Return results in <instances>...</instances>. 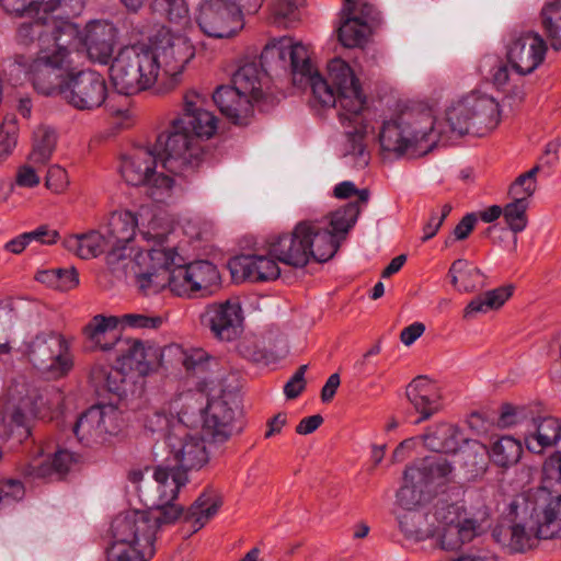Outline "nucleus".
Listing matches in <instances>:
<instances>
[{"mask_svg": "<svg viewBox=\"0 0 561 561\" xmlns=\"http://www.w3.org/2000/svg\"><path fill=\"white\" fill-rule=\"evenodd\" d=\"M62 0H0L3 9L16 15H24L43 11L44 13L51 12L61 5Z\"/></svg>", "mask_w": 561, "mask_h": 561, "instance_id": "obj_51", "label": "nucleus"}, {"mask_svg": "<svg viewBox=\"0 0 561 561\" xmlns=\"http://www.w3.org/2000/svg\"><path fill=\"white\" fill-rule=\"evenodd\" d=\"M62 244L69 252L81 259L88 260L98 255L110 253V249L99 230H92L83 234H73L64 239Z\"/></svg>", "mask_w": 561, "mask_h": 561, "instance_id": "obj_37", "label": "nucleus"}, {"mask_svg": "<svg viewBox=\"0 0 561 561\" xmlns=\"http://www.w3.org/2000/svg\"><path fill=\"white\" fill-rule=\"evenodd\" d=\"M183 101V113L174 119V126L188 130L196 139L210 138L216 133L217 118L213 113L203 108L202 95L190 91L184 94Z\"/></svg>", "mask_w": 561, "mask_h": 561, "instance_id": "obj_20", "label": "nucleus"}, {"mask_svg": "<svg viewBox=\"0 0 561 561\" xmlns=\"http://www.w3.org/2000/svg\"><path fill=\"white\" fill-rule=\"evenodd\" d=\"M138 220L136 215L129 210L113 211L106 221L100 227V231L110 249L106 262L115 268L123 263L126 274H133L126 268V264L134 257H126L125 251L127 244L133 241L136 234Z\"/></svg>", "mask_w": 561, "mask_h": 561, "instance_id": "obj_14", "label": "nucleus"}, {"mask_svg": "<svg viewBox=\"0 0 561 561\" xmlns=\"http://www.w3.org/2000/svg\"><path fill=\"white\" fill-rule=\"evenodd\" d=\"M378 23L379 12L369 0H344L336 31L339 42L346 48H360Z\"/></svg>", "mask_w": 561, "mask_h": 561, "instance_id": "obj_12", "label": "nucleus"}, {"mask_svg": "<svg viewBox=\"0 0 561 561\" xmlns=\"http://www.w3.org/2000/svg\"><path fill=\"white\" fill-rule=\"evenodd\" d=\"M542 481L539 486L561 490V451L553 453L542 466Z\"/></svg>", "mask_w": 561, "mask_h": 561, "instance_id": "obj_57", "label": "nucleus"}, {"mask_svg": "<svg viewBox=\"0 0 561 561\" xmlns=\"http://www.w3.org/2000/svg\"><path fill=\"white\" fill-rule=\"evenodd\" d=\"M154 520L148 519L147 513L130 511L116 516L112 523L114 541L138 545L144 541L151 545L154 540Z\"/></svg>", "mask_w": 561, "mask_h": 561, "instance_id": "obj_22", "label": "nucleus"}, {"mask_svg": "<svg viewBox=\"0 0 561 561\" xmlns=\"http://www.w3.org/2000/svg\"><path fill=\"white\" fill-rule=\"evenodd\" d=\"M15 122L5 119L0 126V163L5 160L16 145Z\"/></svg>", "mask_w": 561, "mask_h": 561, "instance_id": "obj_62", "label": "nucleus"}, {"mask_svg": "<svg viewBox=\"0 0 561 561\" xmlns=\"http://www.w3.org/2000/svg\"><path fill=\"white\" fill-rule=\"evenodd\" d=\"M513 289L512 285L501 286L476 296L465 307L462 318L472 320L479 313L500 309L513 295Z\"/></svg>", "mask_w": 561, "mask_h": 561, "instance_id": "obj_36", "label": "nucleus"}, {"mask_svg": "<svg viewBox=\"0 0 561 561\" xmlns=\"http://www.w3.org/2000/svg\"><path fill=\"white\" fill-rule=\"evenodd\" d=\"M199 320L220 341H233L243 330L242 308L237 301L210 304L201 313Z\"/></svg>", "mask_w": 561, "mask_h": 561, "instance_id": "obj_18", "label": "nucleus"}, {"mask_svg": "<svg viewBox=\"0 0 561 561\" xmlns=\"http://www.w3.org/2000/svg\"><path fill=\"white\" fill-rule=\"evenodd\" d=\"M151 51L158 66V75L162 70L174 83H176V77L195 56V48L190 39L170 31L160 32Z\"/></svg>", "mask_w": 561, "mask_h": 561, "instance_id": "obj_16", "label": "nucleus"}, {"mask_svg": "<svg viewBox=\"0 0 561 561\" xmlns=\"http://www.w3.org/2000/svg\"><path fill=\"white\" fill-rule=\"evenodd\" d=\"M434 518L437 522L436 528H443L463 522L459 506L456 504H448L446 502L436 503Z\"/></svg>", "mask_w": 561, "mask_h": 561, "instance_id": "obj_59", "label": "nucleus"}, {"mask_svg": "<svg viewBox=\"0 0 561 561\" xmlns=\"http://www.w3.org/2000/svg\"><path fill=\"white\" fill-rule=\"evenodd\" d=\"M453 463L444 457H425L407 467V476L421 483L432 495L451 481Z\"/></svg>", "mask_w": 561, "mask_h": 561, "instance_id": "obj_26", "label": "nucleus"}, {"mask_svg": "<svg viewBox=\"0 0 561 561\" xmlns=\"http://www.w3.org/2000/svg\"><path fill=\"white\" fill-rule=\"evenodd\" d=\"M186 408L179 412L181 422L193 421L192 416L204 413L203 430L213 443L222 444L241 431L242 409L239 398L230 391L208 400L206 408L194 397L188 398Z\"/></svg>", "mask_w": 561, "mask_h": 561, "instance_id": "obj_7", "label": "nucleus"}, {"mask_svg": "<svg viewBox=\"0 0 561 561\" xmlns=\"http://www.w3.org/2000/svg\"><path fill=\"white\" fill-rule=\"evenodd\" d=\"M523 455L520 442L512 436H501L489 448V458L497 467L507 469L517 465Z\"/></svg>", "mask_w": 561, "mask_h": 561, "instance_id": "obj_42", "label": "nucleus"}, {"mask_svg": "<svg viewBox=\"0 0 561 561\" xmlns=\"http://www.w3.org/2000/svg\"><path fill=\"white\" fill-rule=\"evenodd\" d=\"M535 432L526 437V447L529 451L541 454L546 448L557 445L561 440V422L553 416L531 417Z\"/></svg>", "mask_w": 561, "mask_h": 561, "instance_id": "obj_34", "label": "nucleus"}, {"mask_svg": "<svg viewBox=\"0 0 561 561\" xmlns=\"http://www.w3.org/2000/svg\"><path fill=\"white\" fill-rule=\"evenodd\" d=\"M60 96L76 110L93 111L101 107L107 98L106 81L94 70L70 73Z\"/></svg>", "mask_w": 561, "mask_h": 561, "instance_id": "obj_13", "label": "nucleus"}, {"mask_svg": "<svg viewBox=\"0 0 561 561\" xmlns=\"http://www.w3.org/2000/svg\"><path fill=\"white\" fill-rule=\"evenodd\" d=\"M119 318L115 316H94L83 328L87 347L90 351H101L115 356L118 347L123 345L121 332L117 328Z\"/></svg>", "mask_w": 561, "mask_h": 561, "instance_id": "obj_21", "label": "nucleus"}, {"mask_svg": "<svg viewBox=\"0 0 561 561\" xmlns=\"http://www.w3.org/2000/svg\"><path fill=\"white\" fill-rule=\"evenodd\" d=\"M148 519L154 520V534L160 525L172 524L176 522L183 514V507L175 504L174 501L170 504L153 506L150 511L146 512Z\"/></svg>", "mask_w": 561, "mask_h": 561, "instance_id": "obj_56", "label": "nucleus"}, {"mask_svg": "<svg viewBox=\"0 0 561 561\" xmlns=\"http://www.w3.org/2000/svg\"><path fill=\"white\" fill-rule=\"evenodd\" d=\"M24 238H27L30 244L36 242L42 245H50L58 241L59 232L48 225H41L32 231L24 232Z\"/></svg>", "mask_w": 561, "mask_h": 561, "instance_id": "obj_64", "label": "nucleus"}, {"mask_svg": "<svg viewBox=\"0 0 561 561\" xmlns=\"http://www.w3.org/2000/svg\"><path fill=\"white\" fill-rule=\"evenodd\" d=\"M272 13L276 24L287 27L299 21V3L297 0H275L272 7Z\"/></svg>", "mask_w": 561, "mask_h": 561, "instance_id": "obj_54", "label": "nucleus"}, {"mask_svg": "<svg viewBox=\"0 0 561 561\" xmlns=\"http://www.w3.org/2000/svg\"><path fill=\"white\" fill-rule=\"evenodd\" d=\"M541 171V164H536L529 171L520 174L510 186V195L512 199H520L529 202V198L537 190V174Z\"/></svg>", "mask_w": 561, "mask_h": 561, "instance_id": "obj_52", "label": "nucleus"}, {"mask_svg": "<svg viewBox=\"0 0 561 561\" xmlns=\"http://www.w3.org/2000/svg\"><path fill=\"white\" fill-rule=\"evenodd\" d=\"M261 67L271 70H290L293 83L299 88L310 87L313 100L323 107H334L342 125H353L346 130L344 154L354 157L357 168H365L369 162L364 138L366 124V99L358 79L350 65L341 58L332 59L328 65L329 80L324 79L310 60L308 47L294 38L283 36L268 42L260 56Z\"/></svg>", "mask_w": 561, "mask_h": 561, "instance_id": "obj_1", "label": "nucleus"}, {"mask_svg": "<svg viewBox=\"0 0 561 561\" xmlns=\"http://www.w3.org/2000/svg\"><path fill=\"white\" fill-rule=\"evenodd\" d=\"M547 44L536 33H524L512 38L507 45L506 58L512 69L526 76L534 72L543 61Z\"/></svg>", "mask_w": 561, "mask_h": 561, "instance_id": "obj_19", "label": "nucleus"}, {"mask_svg": "<svg viewBox=\"0 0 561 561\" xmlns=\"http://www.w3.org/2000/svg\"><path fill=\"white\" fill-rule=\"evenodd\" d=\"M196 21L201 31L214 38L234 36L243 27L239 8L230 5L227 0H205Z\"/></svg>", "mask_w": 561, "mask_h": 561, "instance_id": "obj_15", "label": "nucleus"}, {"mask_svg": "<svg viewBox=\"0 0 561 561\" xmlns=\"http://www.w3.org/2000/svg\"><path fill=\"white\" fill-rule=\"evenodd\" d=\"M117 31L112 23L95 21L88 25L85 46L90 59L106 65L113 55Z\"/></svg>", "mask_w": 561, "mask_h": 561, "instance_id": "obj_31", "label": "nucleus"}, {"mask_svg": "<svg viewBox=\"0 0 561 561\" xmlns=\"http://www.w3.org/2000/svg\"><path fill=\"white\" fill-rule=\"evenodd\" d=\"M221 505V494L217 490L208 486L191 505L185 515V519L193 522L199 529L218 513Z\"/></svg>", "mask_w": 561, "mask_h": 561, "instance_id": "obj_40", "label": "nucleus"}, {"mask_svg": "<svg viewBox=\"0 0 561 561\" xmlns=\"http://www.w3.org/2000/svg\"><path fill=\"white\" fill-rule=\"evenodd\" d=\"M405 396L420 414L415 424L431 419L442 408V394L437 385L426 376L415 377L407 387Z\"/></svg>", "mask_w": 561, "mask_h": 561, "instance_id": "obj_27", "label": "nucleus"}, {"mask_svg": "<svg viewBox=\"0 0 561 561\" xmlns=\"http://www.w3.org/2000/svg\"><path fill=\"white\" fill-rule=\"evenodd\" d=\"M466 446L459 447L458 462L466 471L469 479L482 476L489 463V448L478 440H463Z\"/></svg>", "mask_w": 561, "mask_h": 561, "instance_id": "obj_38", "label": "nucleus"}, {"mask_svg": "<svg viewBox=\"0 0 561 561\" xmlns=\"http://www.w3.org/2000/svg\"><path fill=\"white\" fill-rule=\"evenodd\" d=\"M170 455L175 461L173 468L183 470L186 474L190 470L201 469L208 461L204 439L191 434L184 426H174L167 436Z\"/></svg>", "mask_w": 561, "mask_h": 561, "instance_id": "obj_17", "label": "nucleus"}, {"mask_svg": "<svg viewBox=\"0 0 561 561\" xmlns=\"http://www.w3.org/2000/svg\"><path fill=\"white\" fill-rule=\"evenodd\" d=\"M359 213H360V208L357 203H348L331 214L330 224H329L331 227V230H329L327 225H324L322 221H320V222L322 226L325 227V229L340 243L339 236L341 234L342 239H344L345 234L355 225Z\"/></svg>", "mask_w": 561, "mask_h": 561, "instance_id": "obj_47", "label": "nucleus"}, {"mask_svg": "<svg viewBox=\"0 0 561 561\" xmlns=\"http://www.w3.org/2000/svg\"><path fill=\"white\" fill-rule=\"evenodd\" d=\"M113 413H106L100 407H92L82 413L75 423L72 431L77 439L84 446L101 444L107 434H114Z\"/></svg>", "mask_w": 561, "mask_h": 561, "instance_id": "obj_23", "label": "nucleus"}, {"mask_svg": "<svg viewBox=\"0 0 561 561\" xmlns=\"http://www.w3.org/2000/svg\"><path fill=\"white\" fill-rule=\"evenodd\" d=\"M158 160L153 147H137L122 158L119 171L126 183L139 186L156 170Z\"/></svg>", "mask_w": 561, "mask_h": 561, "instance_id": "obj_29", "label": "nucleus"}, {"mask_svg": "<svg viewBox=\"0 0 561 561\" xmlns=\"http://www.w3.org/2000/svg\"><path fill=\"white\" fill-rule=\"evenodd\" d=\"M140 185L144 186L146 195L156 202H164L176 188L174 178L156 170Z\"/></svg>", "mask_w": 561, "mask_h": 561, "instance_id": "obj_50", "label": "nucleus"}, {"mask_svg": "<svg viewBox=\"0 0 561 561\" xmlns=\"http://www.w3.org/2000/svg\"><path fill=\"white\" fill-rule=\"evenodd\" d=\"M122 343L114 356L115 360L135 368L141 375L160 365V358L165 356L164 350L161 352L152 344L138 339L124 337Z\"/></svg>", "mask_w": 561, "mask_h": 561, "instance_id": "obj_25", "label": "nucleus"}, {"mask_svg": "<svg viewBox=\"0 0 561 561\" xmlns=\"http://www.w3.org/2000/svg\"><path fill=\"white\" fill-rule=\"evenodd\" d=\"M25 495L24 484L18 479H0V506L21 501Z\"/></svg>", "mask_w": 561, "mask_h": 561, "instance_id": "obj_58", "label": "nucleus"}, {"mask_svg": "<svg viewBox=\"0 0 561 561\" xmlns=\"http://www.w3.org/2000/svg\"><path fill=\"white\" fill-rule=\"evenodd\" d=\"M478 524L473 519L463 518V522L443 528H435L439 547L443 550L459 549L465 542L471 541L477 535Z\"/></svg>", "mask_w": 561, "mask_h": 561, "instance_id": "obj_39", "label": "nucleus"}, {"mask_svg": "<svg viewBox=\"0 0 561 561\" xmlns=\"http://www.w3.org/2000/svg\"><path fill=\"white\" fill-rule=\"evenodd\" d=\"M153 148L162 168L174 174L194 170L203 161L204 152L199 140L188 130L176 128L174 122L171 130L157 137Z\"/></svg>", "mask_w": 561, "mask_h": 561, "instance_id": "obj_10", "label": "nucleus"}, {"mask_svg": "<svg viewBox=\"0 0 561 561\" xmlns=\"http://www.w3.org/2000/svg\"><path fill=\"white\" fill-rule=\"evenodd\" d=\"M75 462L73 454L68 450H57L50 461L41 465H28L24 471L26 476L34 478H46L53 474L62 477Z\"/></svg>", "mask_w": 561, "mask_h": 561, "instance_id": "obj_45", "label": "nucleus"}, {"mask_svg": "<svg viewBox=\"0 0 561 561\" xmlns=\"http://www.w3.org/2000/svg\"><path fill=\"white\" fill-rule=\"evenodd\" d=\"M56 131L48 126H39L34 131L33 150L28 159L34 164L44 165L51 157L56 147Z\"/></svg>", "mask_w": 561, "mask_h": 561, "instance_id": "obj_46", "label": "nucleus"}, {"mask_svg": "<svg viewBox=\"0 0 561 561\" xmlns=\"http://www.w3.org/2000/svg\"><path fill=\"white\" fill-rule=\"evenodd\" d=\"M513 524H497L492 530L495 542L510 553L535 548L539 540L561 536V490L538 486L510 504Z\"/></svg>", "mask_w": 561, "mask_h": 561, "instance_id": "obj_3", "label": "nucleus"}, {"mask_svg": "<svg viewBox=\"0 0 561 561\" xmlns=\"http://www.w3.org/2000/svg\"><path fill=\"white\" fill-rule=\"evenodd\" d=\"M529 419V412L525 407L503 404L497 420L500 427H511L522 424Z\"/></svg>", "mask_w": 561, "mask_h": 561, "instance_id": "obj_60", "label": "nucleus"}, {"mask_svg": "<svg viewBox=\"0 0 561 561\" xmlns=\"http://www.w3.org/2000/svg\"><path fill=\"white\" fill-rule=\"evenodd\" d=\"M431 496L432 494L425 488H422L421 483L414 482V480L407 476L405 469L404 484L397 493L398 505L408 512H412Z\"/></svg>", "mask_w": 561, "mask_h": 561, "instance_id": "obj_48", "label": "nucleus"}, {"mask_svg": "<svg viewBox=\"0 0 561 561\" xmlns=\"http://www.w3.org/2000/svg\"><path fill=\"white\" fill-rule=\"evenodd\" d=\"M27 357L32 365L53 378H60L72 368L69 345L56 332L38 333L28 344Z\"/></svg>", "mask_w": 561, "mask_h": 561, "instance_id": "obj_11", "label": "nucleus"}, {"mask_svg": "<svg viewBox=\"0 0 561 561\" xmlns=\"http://www.w3.org/2000/svg\"><path fill=\"white\" fill-rule=\"evenodd\" d=\"M158 77L151 48L145 46L122 48L110 67V78L115 90L125 95L151 88Z\"/></svg>", "mask_w": 561, "mask_h": 561, "instance_id": "obj_8", "label": "nucleus"}, {"mask_svg": "<svg viewBox=\"0 0 561 561\" xmlns=\"http://www.w3.org/2000/svg\"><path fill=\"white\" fill-rule=\"evenodd\" d=\"M446 117L454 133L482 137L499 125L500 104L491 95L473 92L449 107Z\"/></svg>", "mask_w": 561, "mask_h": 561, "instance_id": "obj_9", "label": "nucleus"}, {"mask_svg": "<svg viewBox=\"0 0 561 561\" xmlns=\"http://www.w3.org/2000/svg\"><path fill=\"white\" fill-rule=\"evenodd\" d=\"M263 249L278 262L301 268L311 259L320 263L332 259L339 242L319 220H302L290 232L268 236Z\"/></svg>", "mask_w": 561, "mask_h": 561, "instance_id": "obj_4", "label": "nucleus"}, {"mask_svg": "<svg viewBox=\"0 0 561 561\" xmlns=\"http://www.w3.org/2000/svg\"><path fill=\"white\" fill-rule=\"evenodd\" d=\"M436 140L435 118L428 107H407L396 117L386 121L379 131L385 159L425 154Z\"/></svg>", "mask_w": 561, "mask_h": 561, "instance_id": "obj_5", "label": "nucleus"}, {"mask_svg": "<svg viewBox=\"0 0 561 561\" xmlns=\"http://www.w3.org/2000/svg\"><path fill=\"white\" fill-rule=\"evenodd\" d=\"M90 378L96 388L107 390L119 397L126 396L128 385L130 383L128 375L117 367L106 368L95 365L91 369Z\"/></svg>", "mask_w": 561, "mask_h": 561, "instance_id": "obj_41", "label": "nucleus"}, {"mask_svg": "<svg viewBox=\"0 0 561 561\" xmlns=\"http://www.w3.org/2000/svg\"><path fill=\"white\" fill-rule=\"evenodd\" d=\"M141 237L153 241L149 249L137 252L126 264L138 290L145 296L156 295L165 288L179 297H207L219 286L217 266L199 260L186 263L175 248H164V233L141 231Z\"/></svg>", "mask_w": 561, "mask_h": 561, "instance_id": "obj_2", "label": "nucleus"}, {"mask_svg": "<svg viewBox=\"0 0 561 561\" xmlns=\"http://www.w3.org/2000/svg\"><path fill=\"white\" fill-rule=\"evenodd\" d=\"M450 284L460 293H474L485 287L482 271L466 259L455 260L449 270Z\"/></svg>", "mask_w": 561, "mask_h": 561, "instance_id": "obj_35", "label": "nucleus"}, {"mask_svg": "<svg viewBox=\"0 0 561 561\" xmlns=\"http://www.w3.org/2000/svg\"><path fill=\"white\" fill-rule=\"evenodd\" d=\"M151 8L172 23L181 24L188 20V8L185 0H153Z\"/></svg>", "mask_w": 561, "mask_h": 561, "instance_id": "obj_53", "label": "nucleus"}, {"mask_svg": "<svg viewBox=\"0 0 561 561\" xmlns=\"http://www.w3.org/2000/svg\"><path fill=\"white\" fill-rule=\"evenodd\" d=\"M60 37L54 45L41 47L35 58L15 55L10 66L23 71L34 89L44 95H60L66 82L64 72L70 67V51Z\"/></svg>", "mask_w": 561, "mask_h": 561, "instance_id": "obj_6", "label": "nucleus"}, {"mask_svg": "<svg viewBox=\"0 0 561 561\" xmlns=\"http://www.w3.org/2000/svg\"><path fill=\"white\" fill-rule=\"evenodd\" d=\"M135 543L113 541L107 549V561H144Z\"/></svg>", "mask_w": 561, "mask_h": 561, "instance_id": "obj_61", "label": "nucleus"}, {"mask_svg": "<svg viewBox=\"0 0 561 561\" xmlns=\"http://www.w3.org/2000/svg\"><path fill=\"white\" fill-rule=\"evenodd\" d=\"M167 355H179V360L187 371L204 367L208 359V355L204 350L196 348L190 352L183 351L180 346H168L164 348Z\"/></svg>", "mask_w": 561, "mask_h": 561, "instance_id": "obj_55", "label": "nucleus"}, {"mask_svg": "<svg viewBox=\"0 0 561 561\" xmlns=\"http://www.w3.org/2000/svg\"><path fill=\"white\" fill-rule=\"evenodd\" d=\"M419 438L428 449L445 454L457 453L460 443L465 440L459 427L448 423H442L428 428Z\"/></svg>", "mask_w": 561, "mask_h": 561, "instance_id": "obj_33", "label": "nucleus"}, {"mask_svg": "<svg viewBox=\"0 0 561 561\" xmlns=\"http://www.w3.org/2000/svg\"><path fill=\"white\" fill-rule=\"evenodd\" d=\"M278 261L266 254H241L232 257L228 266L233 276L251 282H267L279 277Z\"/></svg>", "mask_w": 561, "mask_h": 561, "instance_id": "obj_24", "label": "nucleus"}, {"mask_svg": "<svg viewBox=\"0 0 561 561\" xmlns=\"http://www.w3.org/2000/svg\"><path fill=\"white\" fill-rule=\"evenodd\" d=\"M119 318V323L129 328L139 329H157L162 323V318L159 316H146L139 313H127Z\"/></svg>", "mask_w": 561, "mask_h": 561, "instance_id": "obj_63", "label": "nucleus"}, {"mask_svg": "<svg viewBox=\"0 0 561 561\" xmlns=\"http://www.w3.org/2000/svg\"><path fill=\"white\" fill-rule=\"evenodd\" d=\"M528 207L529 202L513 199L503 208L504 220L510 227V230L514 232V236L512 238V245L508 249L511 252H516L517 250L518 239L516 237V233L523 231L527 226L528 219L526 211Z\"/></svg>", "mask_w": 561, "mask_h": 561, "instance_id": "obj_49", "label": "nucleus"}, {"mask_svg": "<svg viewBox=\"0 0 561 561\" xmlns=\"http://www.w3.org/2000/svg\"><path fill=\"white\" fill-rule=\"evenodd\" d=\"M232 85L248 99L259 101L263 96L259 65L248 62L233 73Z\"/></svg>", "mask_w": 561, "mask_h": 561, "instance_id": "obj_43", "label": "nucleus"}, {"mask_svg": "<svg viewBox=\"0 0 561 561\" xmlns=\"http://www.w3.org/2000/svg\"><path fill=\"white\" fill-rule=\"evenodd\" d=\"M541 26L554 50L561 49V0H547L541 12Z\"/></svg>", "mask_w": 561, "mask_h": 561, "instance_id": "obj_44", "label": "nucleus"}, {"mask_svg": "<svg viewBox=\"0 0 561 561\" xmlns=\"http://www.w3.org/2000/svg\"><path fill=\"white\" fill-rule=\"evenodd\" d=\"M213 100L220 113L233 124L247 125L253 112L252 101L233 85H220L213 93Z\"/></svg>", "mask_w": 561, "mask_h": 561, "instance_id": "obj_30", "label": "nucleus"}, {"mask_svg": "<svg viewBox=\"0 0 561 561\" xmlns=\"http://www.w3.org/2000/svg\"><path fill=\"white\" fill-rule=\"evenodd\" d=\"M67 33L69 36H73L75 28L70 24L57 27L54 22L49 21L48 13H45V16L23 22L18 28L16 38L20 44L25 46L31 45L37 39L41 48L54 45L56 37L61 38V35Z\"/></svg>", "mask_w": 561, "mask_h": 561, "instance_id": "obj_28", "label": "nucleus"}, {"mask_svg": "<svg viewBox=\"0 0 561 561\" xmlns=\"http://www.w3.org/2000/svg\"><path fill=\"white\" fill-rule=\"evenodd\" d=\"M153 477L158 483V495L149 499L153 505H165L176 500L179 491L187 481V474L183 470L170 466H157Z\"/></svg>", "mask_w": 561, "mask_h": 561, "instance_id": "obj_32", "label": "nucleus"}]
</instances>
